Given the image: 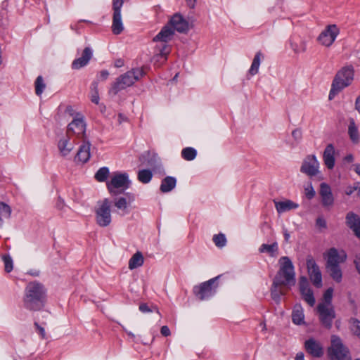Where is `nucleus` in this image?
Wrapping results in <instances>:
<instances>
[{"label":"nucleus","mask_w":360,"mask_h":360,"mask_svg":"<svg viewBox=\"0 0 360 360\" xmlns=\"http://www.w3.org/2000/svg\"><path fill=\"white\" fill-rule=\"evenodd\" d=\"M279 269L274 278V291H281L283 287L290 288L295 285L294 265L288 257H281L278 260Z\"/></svg>","instance_id":"f257e3e1"},{"label":"nucleus","mask_w":360,"mask_h":360,"mask_svg":"<svg viewBox=\"0 0 360 360\" xmlns=\"http://www.w3.org/2000/svg\"><path fill=\"white\" fill-rule=\"evenodd\" d=\"M145 72L142 68H134L119 76L112 84L109 94L117 95L120 91L132 86L136 82L143 77Z\"/></svg>","instance_id":"f03ea898"},{"label":"nucleus","mask_w":360,"mask_h":360,"mask_svg":"<svg viewBox=\"0 0 360 360\" xmlns=\"http://www.w3.org/2000/svg\"><path fill=\"white\" fill-rule=\"evenodd\" d=\"M354 70L353 66L348 65L342 68L333 79L329 94V99L331 100L339 91L350 85L354 79Z\"/></svg>","instance_id":"7ed1b4c3"},{"label":"nucleus","mask_w":360,"mask_h":360,"mask_svg":"<svg viewBox=\"0 0 360 360\" xmlns=\"http://www.w3.org/2000/svg\"><path fill=\"white\" fill-rule=\"evenodd\" d=\"M333 294H324L323 300L318 306L320 321L326 328H330L335 317L334 309L331 305Z\"/></svg>","instance_id":"20e7f679"},{"label":"nucleus","mask_w":360,"mask_h":360,"mask_svg":"<svg viewBox=\"0 0 360 360\" xmlns=\"http://www.w3.org/2000/svg\"><path fill=\"white\" fill-rule=\"evenodd\" d=\"M328 355L331 360H351L347 348L336 335L331 337V346L328 349Z\"/></svg>","instance_id":"39448f33"},{"label":"nucleus","mask_w":360,"mask_h":360,"mask_svg":"<svg viewBox=\"0 0 360 360\" xmlns=\"http://www.w3.org/2000/svg\"><path fill=\"white\" fill-rule=\"evenodd\" d=\"M129 186L130 181L125 173L115 174L111 181L107 184L108 191L114 195L123 193L129 188Z\"/></svg>","instance_id":"423d86ee"},{"label":"nucleus","mask_w":360,"mask_h":360,"mask_svg":"<svg viewBox=\"0 0 360 360\" xmlns=\"http://www.w3.org/2000/svg\"><path fill=\"white\" fill-rule=\"evenodd\" d=\"M96 223L102 227L108 226L111 223L110 202L108 198L98 202L96 210Z\"/></svg>","instance_id":"0eeeda50"},{"label":"nucleus","mask_w":360,"mask_h":360,"mask_svg":"<svg viewBox=\"0 0 360 360\" xmlns=\"http://www.w3.org/2000/svg\"><path fill=\"white\" fill-rule=\"evenodd\" d=\"M340 34V29L335 24L327 25L317 37L318 42L326 47H330Z\"/></svg>","instance_id":"6e6552de"},{"label":"nucleus","mask_w":360,"mask_h":360,"mask_svg":"<svg viewBox=\"0 0 360 360\" xmlns=\"http://www.w3.org/2000/svg\"><path fill=\"white\" fill-rule=\"evenodd\" d=\"M124 0H112V32L114 34H120L124 30V25L122 20L121 8Z\"/></svg>","instance_id":"1a4fd4ad"},{"label":"nucleus","mask_w":360,"mask_h":360,"mask_svg":"<svg viewBox=\"0 0 360 360\" xmlns=\"http://www.w3.org/2000/svg\"><path fill=\"white\" fill-rule=\"evenodd\" d=\"M86 124L84 117L80 115L73 119V120L68 124L67 129V135H75L77 137L85 138Z\"/></svg>","instance_id":"9d476101"},{"label":"nucleus","mask_w":360,"mask_h":360,"mask_svg":"<svg viewBox=\"0 0 360 360\" xmlns=\"http://www.w3.org/2000/svg\"><path fill=\"white\" fill-rule=\"evenodd\" d=\"M23 301L26 309L31 311H37L44 306L45 296L44 294H26Z\"/></svg>","instance_id":"9b49d317"},{"label":"nucleus","mask_w":360,"mask_h":360,"mask_svg":"<svg viewBox=\"0 0 360 360\" xmlns=\"http://www.w3.org/2000/svg\"><path fill=\"white\" fill-rule=\"evenodd\" d=\"M319 162L314 155H307L303 160L300 172L309 176H316L319 173Z\"/></svg>","instance_id":"f8f14e48"},{"label":"nucleus","mask_w":360,"mask_h":360,"mask_svg":"<svg viewBox=\"0 0 360 360\" xmlns=\"http://www.w3.org/2000/svg\"><path fill=\"white\" fill-rule=\"evenodd\" d=\"M168 24L179 33H187L189 30L188 22L180 13H175L169 20Z\"/></svg>","instance_id":"ddd939ff"},{"label":"nucleus","mask_w":360,"mask_h":360,"mask_svg":"<svg viewBox=\"0 0 360 360\" xmlns=\"http://www.w3.org/2000/svg\"><path fill=\"white\" fill-rule=\"evenodd\" d=\"M347 259V255L343 250L338 251L336 248H332L328 250L326 255V266L339 265Z\"/></svg>","instance_id":"4468645a"},{"label":"nucleus","mask_w":360,"mask_h":360,"mask_svg":"<svg viewBox=\"0 0 360 360\" xmlns=\"http://www.w3.org/2000/svg\"><path fill=\"white\" fill-rule=\"evenodd\" d=\"M319 194L321 198V203L323 207H332L334 203V198L329 185L326 183L320 184Z\"/></svg>","instance_id":"2eb2a0df"},{"label":"nucleus","mask_w":360,"mask_h":360,"mask_svg":"<svg viewBox=\"0 0 360 360\" xmlns=\"http://www.w3.org/2000/svg\"><path fill=\"white\" fill-rule=\"evenodd\" d=\"M306 351L314 357H321L323 354L321 344L314 338H309L304 343Z\"/></svg>","instance_id":"dca6fc26"},{"label":"nucleus","mask_w":360,"mask_h":360,"mask_svg":"<svg viewBox=\"0 0 360 360\" xmlns=\"http://www.w3.org/2000/svg\"><path fill=\"white\" fill-rule=\"evenodd\" d=\"M134 195L131 193H127V197H120L115 200L114 205L117 210H121L122 214L129 213V206L131 202L134 201Z\"/></svg>","instance_id":"f3484780"},{"label":"nucleus","mask_w":360,"mask_h":360,"mask_svg":"<svg viewBox=\"0 0 360 360\" xmlns=\"http://www.w3.org/2000/svg\"><path fill=\"white\" fill-rule=\"evenodd\" d=\"M92 50L89 47H86L82 54V56L74 60L72 63V68L79 70L86 65L92 57Z\"/></svg>","instance_id":"a211bd4d"},{"label":"nucleus","mask_w":360,"mask_h":360,"mask_svg":"<svg viewBox=\"0 0 360 360\" xmlns=\"http://www.w3.org/2000/svg\"><path fill=\"white\" fill-rule=\"evenodd\" d=\"M221 276H217L207 281L202 283L194 288V292H209L216 290L218 287V280Z\"/></svg>","instance_id":"6ab92c4d"},{"label":"nucleus","mask_w":360,"mask_h":360,"mask_svg":"<svg viewBox=\"0 0 360 360\" xmlns=\"http://www.w3.org/2000/svg\"><path fill=\"white\" fill-rule=\"evenodd\" d=\"M335 150L333 145L331 143L327 145L323 151V160L326 167L329 169H333L335 167Z\"/></svg>","instance_id":"aec40b11"},{"label":"nucleus","mask_w":360,"mask_h":360,"mask_svg":"<svg viewBox=\"0 0 360 360\" xmlns=\"http://www.w3.org/2000/svg\"><path fill=\"white\" fill-rule=\"evenodd\" d=\"M346 224L360 239V217L354 212H348L346 215Z\"/></svg>","instance_id":"412c9836"},{"label":"nucleus","mask_w":360,"mask_h":360,"mask_svg":"<svg viewBox=\"0 0 360 360\" xmlns=\"http://www.w3.org/2000/svg\"><path fill=\"white\" fill-rule=\"evenodd\" d=\"M90 147L91 143L84 139L77 153L75 160L81 163H86L90 158Z\"/></svg>","instance_id":"4be33fe9"},{"label":"nucleus","mask_w":360,"mask_h":360,"mask_svg":"<svg viewBox=\"0 0 360 360\" xmlns=\"http://www.w3.org/2000/svg\"><path fill=\"white\" fill-rule=\"evenodd\" d=\"M58 148L60 155L63 158H66L74 149V144L70 141V137L67 135L59 140Z\"/></svg>","instance_id":"5701e85b"},{"label":"nucleus","mask_w":360,"mask_h":360,"mask_svg":"<svg viewBox=\"0 0 360 360\" xmlns=\"http://www.w3.org/2000/svg\"><path fill=\"white\" fill-rule=\"evenodd\" d=\"M174 34V30L167 23L160 32L153 38V41L167 42L170 41Z\"/></svg>","instance_id":"b1692460"},{"label":"nucleus","mask_w":360,"mask_h":360,"mask_svg":"<svg viewBox=\"0 0 360 360\" xmlns=\"http://www.w3.org/2000/svg\"><path fill=\"white\" fill-rule=\"evenodd\" d=\"M274 203L275 205L276 211L279 214L290 211L291 210L297 209L299 207L297 203L290 200H285L283 201H277L274 200Z\"/></svg>","instance_id":"393cba45"},{"label":"nucleus","mask_w":360,"mask_h":360,"mask_svg":"<svg viewBox=\"0 0 360 360\" xmlns=\"http://www.w3.org/2000/svg\"><path fill=\"white\" fill-rule=\"evenodd\" d=\"M292 320L296 325H303L304 322V315L303 308L300 304H296L292 309Z\"/></svg>","instance_id":"a878e982"},{"label":"nucleus","mask_w":360,"mask_h":360,"mask_svg":"<svg viewBox=\"0 0 360 360\" xmlns=\"http://www.w3.org/2000/svg\"><path fill=\"white\" fill-rule=\"evenodd\" d=\"M176 180L174 177L167 176L162 181L160 191L162 193L169 192L176 186Z\"/></svg>","instance_id":"bb28decb"},{"label":"nucleus","mask_w":360,"mask_h":360,"mask_svg":"<svg viewBox=\"0 0 360 360\" xmlns=\"http://www.w3.org/2000/svg\"><path fill=\"white\" fill-rule=\"evenodd\" d=\"M144 258L141 252H136L129 261V269H134L141 266L143 264Z\"/></svg>","instance_id":"cd10ccee"},{"label":"nucleus","mask_w":360,"mask_h":360,"mask_svg":"<svg viewBox=\"0 0 360 360\" xmlns=\"http://www.w3.org/2000/svg\"><path fill=\"white\" fill-rule=\"evenodd\" d=\"M259 250L261 253L266 252L271 257H276L278 250V243L274 242L271 245L262 244Z\"/></svg>","instance_id":"c85d7f7f"},{"label":"nucleus","mask_w":360,"mask_h":360,"mask_svg":"<svg viewBox=\"0 0 360 360\" xmlns=\"http://www.w3.org/2000/svg\"><path fill=\"white\" fill-rule=\"evenodd\" d=\"M307 268L309 278L321 272L315 260L310 256L307 258Z\"/></svg>","instance_id":"c756f323"},{"label":"nucleus","mask_w":360,"mask_h":360,"mask_svg":"<svg viewBox=\"0 0 360 360\" xmlns=\"http://www.w3.org/2000/svg\"><path fill=\"white\" fill-rule=\"evenodd\" d=\"M263 58V55L261 51H258L252 60L251 67L249 70V73L251 75H255L258 73L259 68L261 63V60Z\"/></svg>","instance_id":"7c9ffc66"},{"label":"nucleus","mask_w":360,"mask_h":360,"mask_svg":"<svg viewBox=\"0 0 360 360\" xmlns=\"http://www.w3.org/2000/svg\"><path fill=\"white\" fill-rule=\"evenodd\" d=\"M11 215V207L4 202H0V227L3 226V219H9Z\"/></svg>","instance_id":"2f4dec72"},{"label":"nucleus","mask_w":360,"mask_h":360,"mask_svg":"<svg viewBox=\"0 0 360 360\" xmlns=\"http://www.w3.org/2000/svg\"><path fill=\"white\" fill-rule=\"evenodd\" d=\"M326 269L330 276L337 282L342 279V271L339 265L326 266Z\"/></svg>","instance_id":"473e14b6"},{"label":"nucleus","mask_w":360,"mask_h":360,"mask_svg":"<svg viewBox=\"0 0 360 360\" xmlns=\"http://www.w3.org/2000/svg\"><path fill=\"white\" fill-rule=\"evenodd\" d=\"M196 155L197 151L193 148L187 147L181 150V157L187 161L193 160Z\"/></svg>","instance_id":"72a5a7b5"},{"label":"nucleus","mask_w":360,"mask_h":360,"mask_svg":"<svg viewBox=\"0 0 360 360\" xmlns=\"http://www.w3.org/2000/svg\"><path fill=\"white\" fill-rule=\"evenodd\" d=\"M298 286L300 292H311L309 287V282L307 278L302 276L299 278Z\"/></svg>","instance_id":"f704fd0d"},{"label":"nucleus","mask_w":360,"mask_h":360,"mask_svg":"<svg viewBox=\"0 0 360 360\" xmlns=\"http://www.w3.org/2000/svg\"><path fill=\"white\" fill-rule=\"evenodd\" d=\"M153 174L149 169H142L138 173V179L143 184L148 183L152 179Z\"/></svg>","instance_id":"c9c22d12"},{"label":"nucleus","mask_w":360,"mask_h":360,"mask_svg":"<svg viewBox=\"0 0 360 360\" xmlns=\"http://www.w3.org/2000/svg\"><path fill=\"white\" fill-rule=\"evenodd\" d=\"M27 292H42L45 289L44 285L39 282H30L26 288Z\"/></svg>","instance_id":"e433bc0d"},{"label":"nucleus","mask_w":360,"mask_h":360,"mask_svg":"<svg viewBox=\"0 0 360 360\" xmlns=\"http://www.w3.org/2000/svg\"><path fill=\"white\" fill-rule=\"evenodd\" d=\"M348 133L353 142L357 143L359 141V131L354 121L351 122L349 125Z\"/></svg>","instance_id":"4c0bfd02"},{"label":"nucleus","mask_w":360,"mask_h":360,"mask_svg":"<svg viewBox=\"0 0 360 360\" xmlns=\"http://www.w3.org/2000/svg\"><path fill=\"white\" fill-rule=\"evenodd\" d=\"M349 324L352 332L360 338V321L352 318L349 321Z\"/></svg>","instance_id":"58836bf2"},{"label":"nucleus","mask_w":360,"mask_h":360,"mask_svg":"<svg viewBox=\"0 0 360 360\" xmlns=\"http://www.w3.org/2000/svg\"><path fill=\"white\" fill-rule=\"evenodd\" d=\"M109 174V169L107 167H102L95 174V178L98 181H105Z\"/></svg>","instance_id":"ea45409f"},{"label":"nucleus","mask_w":360,"mask_h":360,"mask_svg":"<svg viewBox=\"0 0 360 360\" xmlns=\"http://www.w3.org/2000/svg\"><path fill=\"white\" fill-rule=\"evenodd\" d=\"M45 86L46 85L44 82L42 77L38 76L35 81L36 94L38 96L41 95L43 93Z\"/></svg>","instance_id":"a19ab883"},{"label":"nucleus","mask_w":360,"mask_h":360,"mask_svg":"<svg viewBox=\"0 0 360 360\" xmlns=\"http://www.w3.org/2000/svg\"><path fill=\"white\" fill-rule=\"evenodd\" d=\"M213 241L216 246L222 248L226 245V239L223 233H219L213 236Z\"/></svg>","instance_id":"79ce46f5"},{"label":"nucleus","mask_w":360,"mask_h":360,"mask_svg":"<svg viewBox=\"0 0 360 360\" xmlns=\"http://www.w3.org/2000/svg\"><path fill=\"white\" fill-rule=\"evenodd\" d=\"M2 259L4 263L5 271L7 273L11 272L13 269V263L11 257L8 255L2 256Z\"/></svg>","instance_id":"37998d69"},{"label":"nucleus","mask_w":360,"mask_h":360,"mask_svg":"<svg viewBox=\"0 0 360 360\" xmlns=\"http://www.w3.org/2000/svg\"><path fill=\"white\" fill-rule=\"evenodd\" d=\"M139 310L143 313L156 311L160 315V312L157 307L152 305L151 307H150L146 303L141 304L139 305Z\"/></svg>","instance_id":"c03bdc74"},{"label":"nucleus","mask_w":360,"mask_h":360,"mask_svg":"<svg viewBox=\"0 0 360 360\" xmlns=\"http://www.w3.org/2000/svg\"><path fill=\"white\" fill-rule=\"evenodd\" d=\"M314 286L316 288H320L322 287V275L321 272L319 273L316 275H314L309 278Z\"/></svg>","instance_id":"a18cd8bd"},{"label":"nucleus","mask_w":360,"mask_h":360,"mask_svg":"<svg viewBox=\"0 0 360 360\" xmlns=\"http://www.w3.org/2000/svg\"><path fill=\"white\" fill-rule=\"evenodd\" d=\"M169 53V49L168 46L165 44L162 45V47L160 48V53L157 54L156 58H162L164 60H167V56Z\"/></svg>","instance_id":"49530a36"},{"label":"nucleus","mask_w":360,"mask_h":360,"mask_svg":"<svg viewBox=\"0 0 360 360\" xmlns=\"http://www.w3.org/2000/svg\"><path fill=\"white\" fill-rule=\"evenodd\" d=\"M304 193H305L306 197L309 200L312 199L315 196L316 192H315L311 184H309L304 188Z\"/></svg>","instance_id":"de8ad7c7"},{"label":"nucleus","mask_w":360,"mask_h":360,"mask_svg":"<svg viewBox=\"0 0 360 360\" xmlns=\"http://www.w3.org/2000/svg\"><path fill=\"white\" fill-rule=\"evenodd\" d=\"M302 298L310 306H314L315 304V297L314 294H302Z\"/></svg>","instance_id":"09e8293b"},{"label":"nucleus","mask_w":360,"mask_h":360,"mask_svg":"<svg viewBox=\"0 0 360 360\" xmlns=\"http://www.w3.org/2000/svg\"><path fill=\"white\" fill-rule=\"evenodd\" d=\"M316 226L319 229H326L327 227V224H326V221L324 219L323 217H319L316 219Z\"/></svg>","instance_id":"8fccbe9b"},{"label":"nucleus","mask_w":360,"mask_h":360,"mask_svg":"<svg viewBox=\"0 0 360 360\" xmlns=\"http://www.w3.org/2000/svg\"><path fill=\"white\" fill-rule=\"evenodd\" d=\"M34 326L36 327L37 332L39 333V335L41 336V338L42 339H46V334L44 328L43 327H41V326H39L37 322L34 323Z\"/></svg>","instance_id":"3c124183"},{"label":"nucleus","mask_w":360,"mask_h":360,"mask_svg":"<svg viewBox=\"0 0 360 360\" xmlns=\"http://www.w3.org/2000/svg\"><path fill=\"white\" fill-rule=\"evenodd\" d=\"M99 94L98 92L91 93V101L92 103L98 105L99 103Z\"/></svg>","instance_id":"603ef678"},{"label":"nucleus","mask_w":360,"mask_h":360,"mask_svg":"<svg viewBox=\"0 0 360 360\" xmlns=\"http://www.w3.org/2000/svg\"><path fill=\"white\" fill-rule=\"evenodd\" d=\"M212 294H195V300H209Z\"/></svg>","instance_id":"864d4df0"},{"label":"nucleus","mask_w":360,"mask_h":360,"mask_svg":"<svg viewBox=\"0 0 360 360\" xmlns=\"http://www.w3.org/2000/svg\"><path fill=\"white\" fill-rule=\"evenodd\" d=\"M292 136L295 140H300L302 138V131L300 129H295L292 132Z\"/></svg>","instance_id":"5fc2aeb1"},{"label":"nucleus","mask_w":360,"mask_h":360,"mask_svg":"<svg viewBox=\"0 0 360 360\" xmlns=\"http://www.w3.org/2000/svg\"><path fill=\"white\" fill-rule=\"evenodd\" d=\"M160 332H161V334L165 337L169 336L171 334L170 330L167 326H162L161 328Z\"/></svg>","instance_id":"6e6d98bb"},{"label":"nucleus","mask_w":360,"mask_h":360,"mask_svg":"<svg viewBox=\"0 0 360 360\" xmlns=\"http://www.w3.org/2000/svg\"><path fill=\"white\" fill-rule=\"evenodd\" d=\"M187 6L191 9H194L196 6L197 0H185Z\"/></svg>","instance_id":"4d7b16f0"},{"label":"nucleus","mask_w":360,"mask_h":360,"mask_svg":"<svg viewBox=\"0 0 360 360\" xmlns=\"http://www.w3.org/2000/svg\"><path fill=\"white\" fill-rule=\"evenodd\" d=\"M128 119L126 116H124L122 113L118 114V123L119 124H122L123 122H127Z\"/></svg>","instance_id":"13d9d810"},{"label":"nucleus","mask_w":360,"mask_h":360,"mask_svg":"<svg viewBox=\"0 0 360 360\" xmlns=\"http://www.w3.org/2000/svg\"><path fill=\"white\" fill-rule=\"evenodd\" d=\"M91 93L98 92V82H94L91 84Z\"/></svg>","instance_id":"bf43d9fd"},{"label":"nucleus","mask_w":360,"mask_h":360,"mask_svg":"<svg viewBox=\"0 0 360 360\" xmlns=\"http://www.w3.org/2000/svg\"><path fill=\"white\" fill-rule=\"evenodd\" d=\"M108 76H109V72L108 70H104L101 71L100 77L102 80L107 79Z\"/></svg>","instance_id":"052dcab7"},{"label":"nucleus","mask_w":360,"mask_h":360,"mask_svg":"<svg viewBox=\"0 0 360 360\" xmlns=\"http://www.w3.org/2000/svg\"><path fill=\"white\" fill-rule=\"evenodd\" d=\"M354 262L358 273L360 274V257H356Z\"/></svg>","instance_id":"680f3d73"},{"label":"nucleus","mask_w":360,"mask_h":360,"mask_svg":"<svg viewBox=\"0 0 360 360\" xmlns=\"http://www.w3.org/2000/svg\"><path fill=\"white\" fill-rule=\"evenodd\" d=\"M355 108L360 114V95L356 98L355 101Z\"/></svg>","instance_id":"e2e57ef3"},{"label":"nucleus","mask_w":360,"mask_h":360,"mask_svg":"<svg viewBox=\"0 0 360 360\" xmlns=\"http://www.w3.org/2000/svg\"><path fill=\"white\" fill-rule=\"evenodd\" d=\"M271 298L276 302H278L280 300V295L281 294H271Z\"/></svg>","instance_id":"0e129e2a"},{"label":"nucleus","mask_w":360,"mask_h":360,"mask_svg":"<svg viewBox=\"0 0 360 360\" xmlns=\"http://www.w3.org/2000/svg\"><path fill=\"white\" fill-rule=\"evenodd\" d=\"M295 360H304V354L302 352L297 353L295 356Z\"/></svg>","instance_id":"69168bd1"},{"label":"nucleus","mask_w":360,"mask_h":360,"mask_svg":"<svg viewBox=\"0 0 360 360\" xmlns=\"http://www.w3.org/2000/svg\"><path fill=\"white\" fill-rule=\"evenodd\" d=\"M345 160L347 161V162H353L354 160V157L352 155L349 154V155H347L345 158Z\"/></svg>","instance_id":"338daca9"},{"label":"nucleus","mask_w":360,"mask_h":360,"mask_svg":"<svg viewBox=\"0 0 360 360\" xmlns=\"http://www.w3.org/2000/svg\"><path fill=\"white\" fill-rule=\"evenodd\" d=\"M354 171L358 175L360 176V164L354 165Z\"/></svg>","instance_id":"774afa93"}]
</instances>
